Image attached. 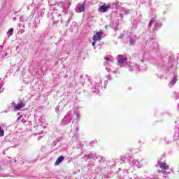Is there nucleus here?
<instances>
[{
  "instance_id": "4468645a",
  "label": "nucleus",
  "mask_w": 179,
  "mask_h": 179,
  "mask_svg": "<svg viewBox=\"0 0 179 179\" xmlns=\"http://www.w3.org/2000/svg\"><path fill=\"white\" fill-rule=\"evenodd\" d=\"M105 59H106V61H110V58H108V57H105Z\"/></svg>"
},
{
  "instance_id": "ddd939ff",
  "label": "nucleus",
  "mask_w": 179,
  "mask_h": 179,
  "mask_svg": "<svg viewBox=\"0 0 179 179\" xmlns=\"http://www.w3.org/2000/svg\"><path fill=\"white\" fill-rule=\"evenodd\" d=\"M127 157H129V155L126 154L124 159H127Z\"/></svg>"
},
{
  "instance_id": "0eeeda50",
  "label": "nucleus",
  "mask_w": 179,
  "mask_h": 179,
  "mask_svg": "<svg viewBox=\"0 0 179 179\" xmlns=\"http://www.w3.org/2000/svg\"><path fill=\"white\" fill-rule=\"evenodd\" d=\"M126 61H128V58L127 57H122L117 60V62L119 64H124V62H126Z\"/></svg>"
},
{
  "instance_id": "423d86ee",
  "label": "nucleus",
  "mask_w": 179,
  "mask_h": 179,
  "mask_svg": "<svg viewBox=\"0 0 179 179\" xmlns=\"http://www.w3.org/2000/svg\"><path fill=\"white\" fill-rule=\"evenodd\" d=\"M160 169L162 170H169V165H167V164L163 162L160 165Z\"/></svg>"
},
{
  "instance_id": "9d476101",
  "label": "nucleus",
  "mask_w": 179,
  "mask_h": 179,
  "mask_svg": "<svg viewBox=\"0 0 179 179\" xmlns=\"http://www.w3.org/2000/svg\"><path fill=\"white\" fill-rule=\"evenodd\" d=\"M8 34H10V36H13V28H10L8 30Z\"/></svg>"
},
{
  "instance_id": "f257e3e1",
  "label": "nucleus",
  "mask_w": 179,
  "mask_h": 179,
  "mask_svg": "<svg viewBox=\"0 0 179 179\" xmlns=\"http://www.w3.org/2000/svg\"><path fill=\"white\" fill-rule=\"evenodd\" d=\"M103 36V33L98 31L96 32L92 37V46L94 47L96 45V43L98 41H100L101 40V36Z\"/></svg>"
},
{
  "instance_id": "f8f14e48",
  "label": "nucleus",
  "mask_w": 179,
  "mask_h": 179,
  "mask_svg": "<svg viewBox=\"0 0 179 179\" xmlns=\"http://www.w3.org/2000/svg\"><path fill=\"white\" fill-rule=\"evenodd\" d=\"M129 42H130V44H131V45H134V44H135V41H134L133 39H130Z\"/></svg>"
},
{
  "instance_id": "6e6552de",
  "label": "nucleus",
  "mask_w": 179,
  "mask_h": 179,
  "mask_svg": "<svg viewBox=\"0 0 179 179\" xmlns=\"http://www.w3.org/2000/svg\"><path fill=\"white\" fill-rule=\"evenodd\" d=\"M5 135V131L2 129V127L0 126V137L2 138Z\"/></svg>"
},
{
  "instance_id": "f03ea898",
  "label": "nucleus",
  "mask_w": 179,
  "mask_h": 179,
  "mask_svg": "<svg viewBox=\"0 0 179 179\" xmlns=\"http://www.w3.org/2000/svg\"><path fill=\"white\" fill-rule=\"evenodd\" d=\"M111 8V3H104L103 5L99 6V12H102V13H105V12H107L108 9Z\"/></svg>"
},
{
  "instance_id": "20e7f679",
  "label": "nucleus",
  "mask_w": 179,
  "mask_h": 179,
  "mask_svg": "<svg viewBox=\"0 0 179 179\" xmlns=\"http://www.w3.org/2000/svg\"><path fill=\"white\" fill-rule=\"evenodd\" d=\"M64 159H65V157H64L63 155L59 156L56 160V162H55V166H59V164L62 163Z\"/></svg>"
},
{
  "instance_id": "9b49d317",
  "label": "nucleus",
  "mask_w": 179,
  "mask_h": 179,
  "mask_svg": "<svg viewBox=\"0 0 179 179\" xmlns=\"http://www.w3.org/2000/svg\"><path fill=\"white\" fill-rule=\"evenodd\" d=\"M171 85H175V83H177V79L175 78L171 81Z\"/></svg>"
},
{
  "instance_id": "2eb2a0df",
  "label": "nucleus",
  "mask_w": 179,
  "mask_h": 179,
  "mask_svg": "<svg viewBox=\"0 0 179 179\" xmlns=\"http://www.w3.org/2000/svg\"><path fill=\"white\" fill-rule=\"evenodd\" d=\"M0 89H1V86H0Z\"/></svg>"
},
{
  "instance_id": "39448f33",
  "label": "nucleus",
  "mask_w": 179,
  "mask_h": 179,
  "mask_svg": "<svg viewBox=\"0 0 179 179\" xmlns=\"http://www.w3.org/2000/svg\"><path fill=\"white\" fill-rule=\"evenodd\" d=\"M85 10V4H78V9L76 10L77 13H81Z\"/></svg>"
},
{
  "instance_id": "7ed1b4c3",
  "label": "nucleus",
  "mask_w": 179,
  "mask_h": 179,
  "mask_svg": "<svg viewBox=\"0 0 179 179\" xmlns=\"http://www.w3.org/2000/svg\"><path fill=\"white\" fill-rule=\"evenodd\" d=\"M13 106H14V111H17V110H22V108H23L24 106H26V104L23 103V101H21L20 103L18 104L13 103Z\"/></svg>"
},
{
  "instance_id": "1a4fd4ad",
  "label": "nucleus",
  "mask_w": 179,
  "mask_h": 179,
  "mask_svg": "<svg viewBox=\"0 0 179 179\" xmlns=\"http://www.w3.org/2000/svg\"><path fill=\"white\" fill-rule=\"evenodd\" d=\"M153 23H155V18H152L149 22V27H152V24H153Z\"/></svg>"
}]
</instances>
